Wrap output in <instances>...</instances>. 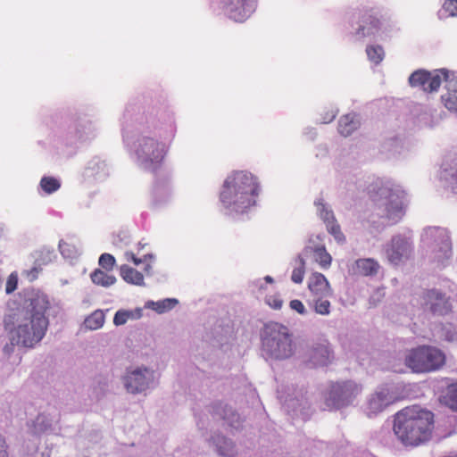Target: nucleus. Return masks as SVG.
Here are the masks:
<instances>
[{"instance_id":"obj_1","label":"nucleus","mask_w":457,"mask_h":457,"mask_svg":"<svg viewBox=\"0 0 457 457\" xmlns=\"http://www.w3.org/2000/svg\"><path fill=\"white\" fill-rule=\"evenodd\" d=\"M51 306L48 296L41 292L33 295L27 307L11 309L3 323L12 345L33 348L46 336L49 326L46 312Z\"/></svg>"},{"instance_id":"obj_2","label":"nucleus","mask_w":457,"mask_h":457,"mask_svg":"<svg viewBox=\"0 0 457 457\" xmlns=\"http://www.w3.org/2000/svg\"><path fill=\"white\" fill-rule=\"evenodd\" d=\"M434 413L413 405L396 412L393 430L405 446H418L430 440L434 430Z\"/></svg>"},{"instance_id":"obj_3","label":"nucleus","mask_w":457,"mask_h":457,"mask_svg":"<svg viewBox=\"0 0 457 457\" xmlns=\"http://www.w3.org/2000/svg\"><path fill=\"white\" fill-rule=\"evenodd\" d=\"M259 193L256 177L245 170H236L226 178L220 200L225 208L243 213L256 204Z\"/></svg>"},{"instance_id":"obj_4","label":"nucleus","mask_w":457,"mask_h":457,"mask_svg":"<svg viewBox=\"0 0 457 457\" xmlns=\"http://www.w3.org/2000/svg\"><path fill=\"white\" fill-rule=\"evenodd\" d=\"M262 350L270 359H286L292 356L294 346L292 335L287 327L278 322L266 324L263 329Z\"/></svg>"},{"instance_id":"obj_5","label":"nucleus","mask_w":457,"mask_h":457,"mask_svg":"<svg viewBox=\"0 0 457 457\" xmlns=\"http://www.w3.org/2000/svg\"><path fill=\"white\" fill-rule=\"evenodd\" d=\"M404 362L414 373H430L442 369L446 357L442 350L435 346L420 345L408 352Z\"/></svg>"},{"instance_id":"obj_6","label":"nucleus","mask_w":457,"mask_h":457,"mask_svg":"<svg viewBox=\"0 0 457 457\" xmlns=\"http://www.w3.org/2000/svg\"><path fill=\"white\" fill-rule=\"evenodd\" d=\"M370 197L375 199V195H379L385 198H389L386 205V218L392 222L396 223L404 215V196L405 193L399 188H392L384 185L383 181L377 179L376 182L369 187Z\"/></svg>"},{"instance_id":"obj_7","label":"nucleus","mask_w":457,"mask_h":457,"mask_svg":"<svg viewBox=\"0 0 457 457\" xmlns=\"http://www.w3.org/2000/svg\"><path fill=\"white\" fill-rule=\"evenodd\" d=\"M257 0H212L213 10L220 9L236 22H244L255 11Z\"/></svg>"},{"instance_id":"obj_8","label":"nucleus","mask_w":457,"mask_h":457,"mask_svg":"<svg viewBox=\"0 0 457 457\" xmlns=\"http://www.w3.org/2000/svg\"><path fill=\"white\" fill-rule=\"evenodd\" d=\"M360 392L361 388L358 385L351 381L335 383L331 386L326 399L327 405L335 409L342 408L349 404Z\"/></svg>"},{"instance_id":"obj_9","label":"nucleus","mask_w":457,"mask_h":457,"mask_svg":"<svg viewBox=\"0 0 457 457\" xmlns=\"http://www.w3.org/2000/svg\"><path fill=\"white\" fill-rule=\"evenodd\" d=\"M452 74L446 70L436 71L434 74L426 71H416L409 78L411 87H420L424 92L437 91L442 80L448 81Z\"/></svg>"},{"instance_id":"obj_10","label":"nucleus","mask_w":457,"mask_h":457,"mask_svg":"<svg viewBox=\"0 0 457 457\" xmlns=\"http://www.w3.org/2000/svg\"><path fill=\"white\" fill-rule=\"evenodd\" d=\"M383 16L376 8L365 9L360 17V25L355 35L365 37L376 34L381 26Z\"/></svg>"},{"instance_id":"obj_11","label":"nucleus","mask_w":457,"mask_h":457,"mask_svg":"<svg viewBox=\"0 0 457 457\" xmlns=\"http://www.w3.org/2000/svg\"><path fill=\"white\" fill-rule=\"evenodd\" d=\"M138 156L145 162L159 163L164 156V145L154 138H143L137 149Z\"/></svg>"},{"instance_id":"obj_12","label":"nucleus","mask_w":457,"mask_h":457,"mask_svg":"<svg viewBox=\"0 0 457 457\" xmlns=\"http://www.w3.org/2000/svg\"><path fill=\"white\" fill-rule=\"evenodd\" d=\"M153 378V372L145 369H137L128 374L125 378V386L129 393L136 394L145 390L150 380Z\"/></svg>"},{"instance_id":"obj_13","label":"nucleus","mask_w":457,"mask_h":457,"mask_svg":"<svg viewBox=\"0 0 457 457\" xmlns=\"http://www.w3.org/2000/svg\"><path fill=\"white\" fill-rule=\"evenodd\" d=\"M309 361L312 367L326 366L333 359V353L329 348L328 343L324 341L323 343L315 344L309 350Z\"/></svg>"},{"instance_id":"obj_14","label":"nucleus","mask_w":457,"mask_h":457,"mask_svg":"<svg viewBox=\"0 0 457 457\" xmlns=\"http://www.w3.org/2000/svg\"><path fill=\"white\" fill-rule=\"evenodd\" d=\"M394 397L387 389H381L370 396L367 403V414L371 417L383 411L393 403Z\"/></svg>"},{"instance_id":"obj_15","label":"nucleus","mask_w":457,"mask_h":457,"mask_svg":"<svg viewBox=\"0 0 457 457\" xmlns=\"http://www.w3.org/2000/svg\"><path fill=\"white\" fill-rule=\"evenodd\" d=\"M411 253L410 244L402 237H394L386 249L388 261L393 264H398L403 257Z\"/></svg>"},{"instance_id":"obj_16","label":"nucleus","mask_w":457,"mask_h":457,"mask_svg":"<svg viewBox=\"0 0 457 457\" xmlns=\"http://www.w3.org/2000/svg\"><path fill=\"white\" fill-rule=\"evenodd\" d=\"M425 304L429 305L431 312L443 315L450 311V304L445 295L436 290H429L425 295Z\"/></svg>"},{"instance_id":"obj_17","label":"nucleus","mask_w":457,"mask_h":457,"mask_svg":"<svg viewBox=\"0 0 457 457\" xmlns=\"http://www.w3.org/2000/svg\"><path fill=\"white\" fill-rule=\"evenodd\" d=\"M308 288L315 296L332 295V289L326 277L320 272H314L311 275Z\"/></svg>"},{"instance_id":"obj_18","label":"nucleus","mask_w":457,"mask_h":457,"mask_svg":"<svg viewBox=\"0 0 457 457\" xmlns=\"http://www.w3.org/2000/svg\"><path fill=\"white\" fill-rule=\"evenodd\" d=\"M379 264L372 258L358 259L355 261L354 273L361 276H374L379 270Z\"/></svg>"},{"instance_id":"obj_19","label":"nucleus","mask_w":457,"mask_h":457,"mask_svg":"<svg viewBox=\"0 0 457 457\" xmlns=\"http://www.w3.org/2000/svg\"><path fill=\"white\" fill-rule=\"evenodd\" d=\"M120 277L129 284L136 286L144 285V276L141 272L129 265H121L120 268Z\"/></svg>"},{"instance_id":"obj_20","label":"nucleus","mask_w":457,"mask_h":457,"mask_svg":"<svg viewBox=\"0 0 457 457\" xmlns=\"http://www.w3.org/2000/svg\"><path fill=\"white\" fill-rule=\"evenodd\" d=\"M358 126V122L354 120V117L352 114H346L340 118L338 123V131L344 136H350Z\"/></svg>"},{"instance_id":"obj_21","label":"nucleus","mask_w":457,"mask_h":457,"mask_svg":"<svg viewBox=\"0 0 457 457\" xmlns=\"http://www.w3.org/2000/svg\"><path fill=\"white\" fill-rule=\"evenodd\" d=\"M91 280L94 284L104 287L112 286L116 282V278L113 275L108 274L100 269H96L91 274Z\"/></svg>"},{"instance_id":"obj_22","label":"nucleus","mask_w":457,"mask_h":457,"mask_svg":"<svg viewBox=\"0 0 457 457\" xmlns=\"http://www.w3.org/2000/svg\"><path fill=\"white\" fill-rule=\"evenodd\" d=\"M214 443L217 446L218 453L225 457H232L236 453L235 445L231 440L222 436L214 438Z\"/></svg>"},{"instance_id":"obj_23","label":"nucleus","mask_w":457,"mask_h":457,"mask_svg":"<svg viewBox=\"0 0 457 457\" xmlns=\"http://www.w3.org/2000/svg\"><path fill=\"white\" fill-rule=\"evenodd\" d=\"M104 323V313L101 310H96L86 318L84 324L86 328L96 330L103 327Z\"/></svg>"},{"instance_id":"obj_24","label":"nucleus","mask_w":457,"mask_h":457,"mask_svg":"<svg viewBox=\"0 0 457 457\" xmlns=\"http://www.w3.org/2000/svg\"><path fill=\"white\" fill-rule=\"evenodd\" d=\"M315 261L320 264L322 269H328L331 265L332 257L327 252L325 246H316L313 249Z\"/></svg>"},{"instance_id":"obj_25","label":"nucleus","mask_w":457,"mask_h":457,"mask_svg":"<svg viewBox=\"0 0 457 457\" xmlns=\"http://www.w3.org/2000/svg\"><path fill=\"white\" fill-rule=\"evenodd\" d=\"M40 187L45 193L53 194L61 187V183L54 177H43L40 180Z\"/></svg>"},{"instance_id":"obj_26","label":"nucleus","mask_w":457,"mask_h":457,"mask_svg":"<svg viewBox=\"0 0 457 457\" xmlns=\"http://www.w3.org/2000/svg\"><path fill=\"white\" fill-rule=\"evenodd\" d=\"M328 296H316L314 300V311L320 315H328L330 313V302L326 299Z\"/></svg>"},{"instance_id":"obj_27","label":"nucleus","mask_w":457,"mask_h":457,"mask_svg":"<svg viewBox=\"0 0 457 457\" xmlns=\"http://www.w3.org/2000/svg\"><path fill=\"white\" fill-rule=\"evenodd\" d=\"M367 55L372 62L378 64L384 58V50L380 46H369L366 48Z\"/></svg>"},{"instance_id":"obj_28","label":"nucleus","mask_w":457,"mask_h":457,"mask_svg":"<svg viewBox=\"0 0 457 457\" xmlns=\"http://www.w3.org/2000/svg\"><path fill=\"white\" fill-rule=\"evenodd\" d=\"M299 266L292 271L291 279L295 284H301L305 274V261L303 257H298Z\"/></svg>"},{"instance_id":"obj_29","label":"nucleus","mask_w":457,"mask_h":457,"mask_svg":"<svg viewBox=\"0 0 457 457\" xmlns=\"http://www.w3.org/2000/svg\"><path fill=\"white\" fill-rule=\"evenodd\" d=\"M439 253L436 255L438 261H442L444 259H448L452 253V244L450 238L447 236H444L442 240V245L439 249Z\"/></svg>"},{"instance_id":"obj_30","label":"nucleus","mask_w":457,"mask_h":457,"mask_svg":"<svg viewBox=\"0 0 457 457\" xmlns=\"http://www.w3.org/2000/svg\"><path fill=\"white\" fill-rule=\"evenodd\" d=\"M442 101L445 106L450 111H457V90L454 92H447L442 96Z\"/></svg>"},{"instance_id":"obj_31","label":"nucleus","mask_w":457,"mask_h":457,"mask_svg":"<svg viewBox=\"0 0 457 457\" xmlns=\"http://www.w3.org/2000/svg\"><path fill=\"white\" fill-rule=\"evenodd\" d=\"M445 399L446 403L452 409L457 410V383L452 384L447 387Z\"/></svg>"},{"instance_id":"obj_32","label":"nucleus","mask_w":457,"mask_h":457,"mask_svg":"<svg viewBox=\"0 0 457 457\" xmlns=\"http://www.w3.org/2000/svg\"><path fill=\"white\" fill-rule=\"evenodd\" d=\"M177 303L178 301L176 299L170 298L157 303H153L154 305V310L159 313H162L166 311L171 310L177 304Z\"/></svg>"},{"instance_id":"obj_33","label":"nucleus","mask_w":457,"mask_h":457,"mask_svg":"<svg viewBox=\"0 0 457 457\" xmlns=\"http://www.w3.org/2000/svg\"><path fill=\"white\" fill-rule=\"evenodd\" d=\"M327 229L337 242L343 243L345 240V237L341 231L340 226L337 223V220H332L329 225H327Z\"/></svg>"},{"instance_id":"obj_34","label":"nucleus","mask_w":457,"mask_h":457,"mask_svg":"<svg viewBox=\"0 0 457 457\" xmlns=\"http://www.w3.org/2000/svg\"><path fill=\"white\" fill-rule=\"evenodd\" d=\"M115 258L113 255L110 253H103L98 261L99 265L104 269L106 271H111L113 270V267L115 265Z\"/></svg>"},{"instance_id":"obj_35","label":"nucleus","mask_w":457,"mask_h":457,"mask_svg":"<svg viewBox=\"0 0 457 457\" xmlns=\"http://www.w3.org/2000/svg\"><path fill=\"white\" fill-rule=\"evenodd\" d=\"M133 318V312L130 311L120 310L118 311L113 318V323L116 326L125 324L129 319Z\"/></svg>"},{"instance_id":"obj_36","label":"nucleus","mask_w":457,"mask_h":457,"mask_svg":"<svg viewBox=\"0 0 457 457\" xmlns=\"http://www.w3.org/2000/svg\"><path fill=\"white\" fill-rule=\"evenodd\" d=\"M152 258V254H144L142 258H138L133 252L125 253V259L128 262H132L137 266L142 262H145L147 260H151Z\"/></svg>"},{"instance_id":"obj_37","label":"nucleus","mask_w":457,"mask_h":457,"mask_svg":"<svg viewBox=\"0 0 457 457\" xmlns=\"http://www.w3.org/2000/svg\"><path fill=\"white\" fill-rule=\"evenodd\" d=\"M152 258V254H144L142 258H138L133 252L125 253V259L128 262H132L137 266L142 262H145L147 260H151Z\"/></svg>"},{"instance_id":"obj_38","label":"nucleus","mask_w":457,"mask_h":457,"mask_svg":"<svg viewBox=\"0 0 457 457\" xmlns=\"http://www.w3.org/2000/svg\"><path fill=\"white\" fill-rule=\"evenodd\" d=\"M443 10L449 16H457V0H446L443 4Z\"/></svg>"},{"instance_id":"obj_39","label":"nucleus","mask_w":457,"mask_h":457,"mask_svg":"<svg viewBox=\"0 0 457 457\" xmlns=\"http://www.w3.org/2000/svg\"><path fill=\"white\" fill-rule=\"evenodd\" d=\"M266 303L274 310H280L283 305V301L278 295H272L267 296Z\"/></svg>"},{"instance_id":"obj_40","label":"nucleus","mask_w":457,"mask_h":457,"mask_svg":"<svg viewBox=\"0 0 457 457\" xmlns=\"http://www.w3.org/2000/svg\"><path fill=\"white\" fill-rule=\"evenodd\" d=\"M321 209L320 210V215L322 220L325 221L326 226L329 225L332 220H336L333 212L331 211L326 210L324 205L321 204Z\"/></svg>"},{"instance_id":"obj_41","label":"nucleus","mask_w":457,"mask_h":457,"mask_svg":"<svg viewBox=\"0 0 457 457\" xmlns=\"http://www.w3.org/2000/svg\"><path fill=\"white\" fill-rule=\"evenodd\" d=\"M292 310L297 312L299 314H304L306 312L303 303L297 299L292 300L289 303Z\"/></svg>"},{"instance_id":"obj_42","label":"nucleus","mask_w":457,"mask_h":457,"mask_svg":"<svg viewBox=\"0 0 457 457\" xmlns=\"http://www.w3.org/2000/svg\"><path fill=\"white\" fill-rule=\"evenodd\" d=\"M17 288V277L11 274L6 282L5 291L10 294Z\"/></svg>"},{"instance_id":"obj_43","label":"nucleus","mask_w":457,"mask_h":457,"mask_svg":"<svg viewBox=\"0 0 457 457\" xmlns=\"http://www.w3.org/2000/svg\"><path fill=\"white\" fill-rule=\"evenodd\" d=\"M0 457H9L8 445L3 436L0 435Z\"/></svg>"},{"instance_id":"obj_44","label":"nucleus","mask_w":457,"mask_h":457,"mask_svg":"<svg viewBox=\"0 0 457 457\" xmlns=\"http://www.w3.org/2000/svg\"><path fill=\"white\" fill-rule=\"evenodd\" d=\"M40 270H41V269L33 267L29 270L26 271V276L30 281H33L37 278V276H38V273L40 272Z\"/></svg>"},{"instance_id":"obj_45","label":"nucleus","mask_w":457,"mask_h":457,"mask_svg":"<svg viewBox=\"0 0 457 457\" xmlns=\"http://www.w3.org/2000/svg\"><path fill=\"white\" fill-rule=\"evenodd\" d=\"M445 330V337L447 341H454L457 340V332L454 331L453 333H451L450 330L444 328Z\"/></svg>"},{"instance_id":"obj_46","label":"nucleus","mask_w":457,"mask_h":457,"mask_svg":"<svg viewBox=\"0 0 457 457\" xmlns=\"http://www.w3.org/2000/svg\"><path fill=\"white\" fill-rule=\"evenodd\" d=\"M337 116V113L334 111H331L330 112H328L326 117L323 118L324 123H328L332 121Z\"/></svg>"},{"instance_id":"obj_47","label":"nucleus","mask_w":457,"mask_h":457,"mask_svg":"<svg viewBox=\"0 0 457 457\" xmlns=\"http://www.w3.org/2000/svg\"><path fill=\"white\" fill-rule=\"evenodd\" d=\"M265 281L268 282V283H272L273 282V278L270 277V276H266L264 278Z\"/></svg>"},{"instance_id":"obj_48","label":"nucleus","mask_w":457,"mask_h":457,"mask_svg":"<svg viewBox=\"0 0 457 457\" xmlns=\"http://www.w3.org/2000/svg\"><path fill=\"white\" fill-rule=\"evenodd\" d=\"M452 177L457 179V171L452 173Z\"/></svg>"},{"instance_id":"obj_49","label":"nucleus","mask_w":457,"mask_h":457,"mask_svg":"<svg viewBox=\"0 0 457 457\" xmlns=\"http://www.w3.org/2000/svg\"><path fill=\"white\" fill-rule=\"evenodd\" d=\"M148 268H151L150 264L146 265L145 270H147Z\"/></svg>"}]
</instances>
